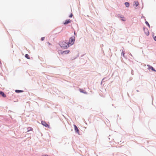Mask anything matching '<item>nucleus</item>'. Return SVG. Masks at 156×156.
<instances>
[{
  "label": "nucleus",
  "mask_w": 156,
  "mask_h": 156,
  "mask_svg": "<svg viewBox=\"0 0 156 156\" xmlns=\"http://www.w3.org/2000/svg\"><path fill=\"white\" fill-rule=\"evenodd\" d=\"M68 43L67 40H66L65 41L60 42L59 44L61 47H62L64 49L66 48L69 47V44H68Z\"/></svg>",
  "instance_id": "nucleus-1"
},
{
  "label": "nucleus",
  "mask_w": 156,
  "mask_h": 156,
  "mask_svg": "<svg viewBox=\"0 0 156 156\" xmlns=\"http://www.w3.org/2000/svg\"><path fill=\"white\" fill-rule=\"evenodd\" d=\"M68 42V44H69V46L73 44L75 40H67Z\"/></svg>",
  "instance_id": "nucleus-2"
},
{
  "label": "nucleus",
  "mask_w": 156,
  "mask_h": 156,
  "mask_svg": "<svg viewBox=\"0 0 156 156\" xmlns=\"http://www.w3.org/2000/svg\"><path fill=\"white\" fill-rule=\"evenodd\" d=\"M41 124H42L45 127H49V126L47 123L46 122L44 121H41Z\"/></svg>",
  "instance_id": "nucleus-3"
},
{
  "label": "nucleus",
  "mask_w": 156,
  "mask_h": 156,
  "mask_svg": "<svg viewBox=\"0 0 156 156\" xmlns=\"http://www.w3.org/2000/svg\"><path fill=\"white\" fill-rule=\"evenodd\" d=\"M70 52L69 50H66L65 51H63L61 52V54H68Z\"/></svg>",
  "instance_id": "nucleus-4"
},
{
  "label": "nucleus",
  "mask_w": 156,
  "mask_h": 156,
  "mask_svg": "<svg viewBox=\"0 0 156 156\" xmlns=\"http://www.w3.org/2000/svg\"><path fill=\"white\" fill-rule=\"evenodd\" d=\"M147 66H148V69H151L153 71L156 72V70L152 66L149 65H147Z\"/></svg>",
  "instance_id": "nucleus-5"
},
{
  "label": "nucleus",
  "mask_w": 156,
  "mask_h": 156,
  "mask_svg": "<svg viewBox=\"0 0 156 156\" xmlns=\"http://www.w3.org/2000/svg\"><path fill=\"white\" fill-rule=\"evenodd\" d=\"M74 129L75 132L77 133H79V130L77 126L75 125H74Z\"/></svg>",
  "instance_id": "nucleus-6"
},
{
  "label": "nucleus",
  "mask_w": 156,
  "mask_h": 156,
  "mask_svg": "<svg viewBox=\"0 0 156 156\" xmlns=\"http://www.w3.org/2000/svg\"><path fill=\"white\" fill-rule=\"evenodd\" d=\"M71 22V20H66L65 22L64 23V25H66Z\"/></svg>",
  "instance_id": "nucleus-7"
},
{
  "label": "nucleus",
  "mask_w": 156,
  "mask_h": 156,
  "mask_svg": "<svg viewBox=\"0 0 156 156\" xmlns=\"http://www.w3.org/2000/svg\"><path fill=\"white\" fill-rule=\"evenodd\" d=\"M144 30L145 32V33L146 34V35L147 36H148L149 35V32L148 31V30L147 29H144Z\"/></svg>",
  "instance_id": "nucleus-8"
},
{
  "label": "nucleus",
  "mask_w": 156,
  "mask_h": 156,
  "mask_svg": "<svg viewBox=\"0 0 156 156\" xmlns=\"http://www.w3.org/2000/svg\"><path fill=\"white\" fill-rule=\"evenodd\" d=\"M0 94L4 98H5L6 96V95L4 94V93L1 91H0Z\"/></svg>",
  "instance_id": "nucleus-9"
},
{
  "label": "nucleus",
  "mask_w": 156,
  "mask_h": 156,
  "mask_svg": "<svg viewBox=\"0 0 156 156\" xmlns=\"http://www.w3.org/2000/svg\"><path fill=\"white\" fill-rule=\"evenodd\" d=\"M139 5V3L137 1H135L134 3V5H135L136 7L137 6Z\"/></svg>",
  "instance_id": "nucleus-10"
},
{
  "label": "nucleus",
  "mask_w": 156,
  "mask_h": 156,
  "mask_svg": "<svg viewBox=\"0 0 156 156\" xmlns=\"http://www.w3.org/2000/svg\"><path fill=\"white\" fill-rule=\"evenodd\" d=\"M125 4L127 7H128L129 5V3L128 2H126L125 3Z\"/></svg>",
  "instance_id": "nucleus-11"
},
{
  "label": "nucleus",
  "mask_w": 156,
  "mask_h": 156,
  "mask_svg": "<svg viewBox=\"0 0 156 156\" xmlns=\"http://www.w3.org/2000/svg\"><path fill=\"white\" fill-rule=\"evenodd\" d=\"M25 57L28 59H30V58L28 55L26 54L25 55Z\"/></svg>",
  "instance_id": "nucleus-12"
},
{
  "label": "nucleus",
  "mask_w": 156,
  "mask_h": 156,
  "mask_svg": "<svg viewBox=\"0 0 156 156\" xmlns=\"http://www.w3.org/2000/svg\"><path fill=\"white\" fill-rule=\"evenodd\" d=\"M15 92L16 93H20V92H23V91L21 90H16Z\"/></svg>",
  "instance_id": "nucleus-13"
},
{
  "label": "nucleus",
  "mask_w": 156,
  "mask_h": 156,
  "mask_svg": "<svg viewBox=\"0 0 156 156\" xmlns=\"http://www.w3.org/2000/svg\"><path fill=\"white\" fill-rule=\"evenodd\" d=\"M121 20L123 21H126V19L124 17H121Z\"/></svg>",
  "instance_id": "nucleus-14"
},
{
  "label": "nucleus",
  "mask_w": 156,
  "mask_h": 156,
  "mask_svg": "<svg viewBox=\"0 0 156 156\" xmlns=\"http://www.w3.org/2000/svg\"><path fill=\"white\" fill-rule=\"evenodd\" d=\"M145 23L149 27H150V25L147 21H146L145 22Z\"/></svg>",
  "instance_id": "nucleus-15"
},
{
  "label": "nucleus",
  "mask_w": 156,
  "mask_h": 156,
  "mask_svg": "<svg viewBox=\"0 0 156 156\" xmlns=\"http://www.w3.org/2000/svg\"><path fill=\"white\" fill-rule=\"evenodd\" d=\"M80 92L83 93H84V94H87V93L86 92H83V90L82 89H80Z\"/></svg>",
  "instance_id": "nucleus-16"
},
{
  "label": "nucleus",
  "mask_w": 156,
  "mask_h": 156,
  "mask_svg": "<svg viewBox=\"0 0 156 156\" xmlns=\"http://www.w3.org/2000/svg\"><path fill=\"white\" fill-rule=\"evenodd\" d=\"M73 16V15L72 13H71L70 15H69V17L70 18L72 17Z\"/></svg>",
  "instance_id": "nucleus-17"
},
{
  "label": "nucleus",
  "mask_w": 156,
  "mask_h": 156,
  "mask_svg": "<svg viewBox=\"0 0 156 156\" xmlns=\"http://www.w3.org/2000/svg\"><path fill=\"white\" fill-rule=\"evenodd\" d=\"M124 53L123 52H122V55H123L124 56Z\"/></svg>",
  "instance_id": "nucleus-18"
},
{
  "label": "nucleus",
  "mask_w": 156,
  "mask_h": 156,
  "mask_svg": "<svg viewBox=\"0 0 156 156\" xmlns=\"http://www.w3.org/2000/svg\"><path fill=\"white\" fill-rule=\"evenodd\" d=\"M154 39H156V36H155L154 37Z\"/></svg>",
  "instance_id": "nucleus-19"
},
{
  "label": "nucleus",
  "mask_w": 156,
  "mask_h": 156,
  "mask_svg": "<svg viewBox=\"0 0 156 156\" xmlns=\"http://www.w3.org/2000/svg\"><path fill=\"white\" fill-rule=\"evenodd\" d=\"M43 38H44V37H42V38H41V39H43Z\"/></svg>",
  "instance_id": "nucleus-20"
},
{
  "label": "nucleus",
  "mask_w": 156,
  "mask_h": 156,
  "mask_svg": "<svg viewBox=\"0 0 156 156\" xmlns=\"http://www.w3.org/2000/svg\"><path fill=\"white\" fill-rule=\"evenodd\" d=\"M31 129V128H30V129Z\"/></svg>",
  "instance_id": "nucleus-21"
},
{
  "label": "nucleus",
  "mask_w": 156,
  "mask_h": 156,
  "mask_svg": "<svg viewBox=\"0 0 156 156\" xmlns=\"http://www.w3.org/2000/svg\"><path fill=\"white\" fill-rule=\"evenodd\" d=\"M31 129V128H30V129Z\"/></svg>",
  "instance_id": "nucleus-22"
},
{
  "label": "nucleus",
  "mask_w": 156,
  "mask_h": 156,
  "mask_svg": "<svg viewBox=\"0 0 156 156\" xmlns=\"http://www.w3.org/2000/svg\"><path fill=\"white\" fill-rule=\"evenodd\" d=\"M154 40L156 41V40Z\"/></svg>",
  "instance_id": "nucleus-23"
}]
</instances>
